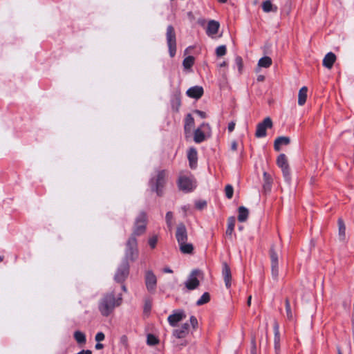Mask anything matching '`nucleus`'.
I'll return each mask as SVG.
<instances>
[{
    "label": "nucleus",
    "mask_w": 354,
    "mask_h": 354,
    "mask_svg": "<svg viewBox=\"0 0 354 354\" xmlns=\"http://www.w3.org/2000/svg\"><path fill=\"white\" fill-rule=\"evenodd\" d=\"M122 301L121 294L115 296L113 292L105 293L98 301V310L102 316L108 317L121 305Z\"/></svg>",
    "instance_id": "1"
},
{
    "label": "nucleus",
    "mask_w": 354,
    "mask_h": 354,
    "mask_svg": "<svg viewBox=\"0 0 354 354\" xmlns=\"http://www.w3.org/2000/svg\"><path fill=\"white\" fill-rule=\"evenodd\" d=\"M166 176V170H159L156 176L152 177L149 180V183L151 191L155 192L158 196L163 194V189L167 182Z\"/></svg>",
    "instance_id": "2"
},
{
    "label": "nucleus",
    "mask_w": 354,
    "mask_h": 354,
    "mask_svg": "<svg viewBox=\"0 0 354 354\" xmlns=\"http://www.w3.org/2000/svg\"><path fill=\"white\" fill-rule=\"evenodd\" d=\"M138 257V243L136 238L133 236H131L127 243L124 252V257L122 261H134Z\"/></svg>",
    "instance_id": "3"
},
{
    "label": "nucleus",
    "mask_w": 354,
    "mask_h": 354,
    "mask_svg": "<svg viewBox=\"0 0 354 354\" xmlns=\"http://www.w3.org/2000/svg\"><path fill=\"white\" fill-rule=\"evenodd\" d=\"M166 39L171 57H174L176 53V35L174 28L171 25L167 27Z\"/></svg>",
    "instance_id": "4"
},
{
    "label": "nucleus",
    "mask_w": 354,
    "mask_h": 354,
    "mask_svg": "<svg viewBox=\"0 0 354 354\" xmlns=\"http://www.w3.org/2000/svg\"><path fill=\"white\" fill-rule=\"evenodd\" d=\"M180 190L188 193L192 192L196 187V180L192 175L180 176L178 180Z\"/></svg>",
    "instance_id": "5"
},
{
    "label": "nucleus",
    "mask_w": 354,
    "mask_h": 354,
    "mask_svg": "<svg viewBox=\"0 0 354 354\" xmlns=\"http://www.w3.org/2000/svg\"><path fill=\"white\" fill-rule=\"evenodd\" d=\"M129 263L127 261H122L114 275L115 281L123 283L129 274Z\"/></svg>",
    "instance_id": "6"
},
{
    "label": "nucleus",
    "mask_w": 354,
    "mask_h": 354,
    "mask_svg": "<svg viewBox=\"0 0 354 354\" xmlns=\"http://www.w3.org/2000/svg\"><path fill=\"white\" fill-rule=\"evenodd\" d=\"M269 253L271 261L272 277L274 281H277L279 277V261L278 254L275 251L274 245L271 246Z\"/></svg>",
    "instance_id": "7"
},
{
    "label": "nucleus",
    "mask_w": 354,
    "mask_h": 354,
    "mask_svg": "<svg viewBox=\"0 0 354 354\" xmlns=\"http://www.w3.org/2000/svg\"><path fill=\"white\" fill-rule=\"evenodd\" d=\"M200 274H201V272L198 269L192 271V272L188 277V279L185 282V286L187 288V290H193L196 289L199 286L200 281L197 279V277Z\"/></svg>",
    "instance_id": "8"
},
{
    "label": "nucleus",
    "mask_w": 354,
    "mask_h": 354,
    "mask_svg": "<svg viewBox=\"0 0 354 354\" xmlns=\"http://www.w3.org/2000/svg\"><path fill=\"white\" fill-rule=\"evenodd\" d=\"M272 127V121L270 117L266 118L261 122L257 126L255 136L257 138H263L266 136L267 129Z\"/></svg>",
    "instance_id": "9"
},
{
    "label": "nucleus",
    "mask_w": 354,
    "mask_h": 354,
    "mask_svg": "<svg viewBox=\"0 0 354 354\" xmlns=\"http://www.w3.org/2000/svg\"><path fill=\"white\" fill-rule=\"evenodd\" d=\"M145 281L147 290L151 293H154L157 286V278L153 271L147 270L145 272Z\"/></svg>",
    "instance_id": "10"
},
{
    "label": "nucleus",
    "mask_w": 354,
    "mask_h": 354,
    "mask_svg": "<svg viewBox=\"0 0 354 354\" xmlns=\"http://www.w3.org/2000/svg\"><path fill=\"white\" fill-rule=\"evenodd\" d=\"M175 236L178 244L187 242L188 239L187 230L184 223H180L178 224Z\"/></svg>",
    "instance_id": "11"
},
{
    "label": "nucleus",
    "mask_w": 354,
    "mask_h": 354,
    "mask_svg": "<svg viewBox=\"0 0 354 354\" xmlns=\"http://www.w3.org/2000/svg\"><path fill=\"white\" fill-rule=\"evenodd\" d=\"M186 317V315L183 310H178L174 311V313L170 315L167 321L171 326L175 327L177 324L184 319Z\"/></svg>",
    "instance_id": "12"
},
{
    "label": "nucleus",
    "mask_w": 354,
    "mask_h": 354,
    "mask_svg": "<svg viewBox=\"0 0 354 354\" xmlns=\"http://www.w3.org/2000/svg\"><path fill=\"white\" fill-rule=\"evenodd\" d=\"M210 129V127L209 124L203 122L201 124V127L196 129L194 131V140L196 143H201L205 140V133L203 132L201 129Z\"/></svg>",
    "instance_id": "13"
},
{
    "label": "nucleus",
    "mask_w": 354,
    "mask_h": 354,
    "mask_svg": "<svg viewBox=\"0 0 354 354\" xmlns=\"http://www.w3.org/2000/svg\"><path fill=\"white\" fill-rule=\"evenodd\" d=\"M204 91L202 86H194L190 87L186 92L187 96L191 98H194L196 100L200 99L203 95Z\"/></svg>",
    "instance_id": "14"
},
{
    "label": "nucleus",
    "mask_w": 354,
    "mask_h": 354,
    "mask_svg": "<svg viewBox=\"0 0 354 354\" xmlns=\"http://www.w3.org/2000/svg\"><path fill=\"white\" fill-rule=\"evenodd\" d=\"M222 275L225 281V284L227 288L231 287L232 274L230 268L227 263H223Z\"/></svg>",
    "instance_id": "15"
},
{
    "label": "nucleus",
    "mask_w": 354,
    "mask_h": 354,
    "mask_svg": "<svg viewBox=\"0 0 354 354\" xmlns=\"http://www.w3.org/2000/svg\"><path fill=\"white\" fill-rule=\"evenodd\" d=\"M187 158L191 169H196L197 167L198 153L194 147H191L187 152Z\"/></svg>",
    "instance_id": "16"
},
{
    "label": "nucleus",
    "mask_w": 354,
    "mask_h": 354,
    "mask_svg": "<svg viewBox=\"0 0 354 354\" xmlns=\"http://www.w3.org/2000/svg\"><path fill=\"white\" fill-rule=\"evenodd\" d=\"M189 324L185 323L180 328L174 330L173 335L178 339L184 338L189 333Z\"/></svg>",
    "instance_id": "17"
},
{
    "label": "nucleus",
    "mask_w": 354,
    "mask_h": 354,
    "mask_svg": "<svg viewBox=\"0 0 354 354\" xmlns=\"http://www.w3.org/2000/svg\"><path fill=\"white\" fill-rule=\"evenodd\" d=\"M336 61V55L332 53H328L323 59V66L328 69L332 68L334 63Z\"/></svg>",
    "instance_id": "18"
},
{
    "label": "nucleus",
    "mask_w": 354,
    "mask_h": 354,
    "mask_svg": "<svg viewBox=\"0 0 354 354\" xmlns=\"http://www.w3.org/2000/svg\"><path fill=\"white\" fill-rule=\"evenodd\" d=\"M290 142L289 137L279 136L277 138L274 142V149L275 151H279L281 149V145H288Z\"/></svg>",
    "instance_id": "19"
},
{
    "label": "nucleus",
    "mask_w": 354,
    "mask_h": 354,
    "mask_svg": "<svg viewBox=\"0 0 354 354\" xmlns=\"http://www.w3.org/2000/svg\"><path fill=\"white\" fill-rule=\"evenodd\" d=\"M274 346L276 354H278L280 351V333H279V326L277 323H274Z\"/></svg>",
    "instance_id": "20"
},
{
    "label": "nucleus",
    "mask_w": 354,
    "mask_h": 354,
    "mask_svg": "<svg viewBox=\"0 0 354 354\" xmlns=\"http://www.w3.org/2000/svg\"><path fill=\"white\" fill-rule=\"evenodd\" d=\"M220 24L215 20H211L208 22L206 33L209 36L216 35L219 28Z\"/></svg>",
    "instance_id": "21"
},
{
    "label": "nucleus",
    "mask_w": 354,
    "mask_h": 354,
    "mask_svg": "<svg viewBox=\"0 0 354 354\" xmlns=\"http://www.w3.org/2000/svg\"><path fill=\"white\" fill-rule=\"evenodd\" d=\"M194 127V119L191 113L187 114L185 118L184 129L185 132H190Z\"/></svg>",
    "instance_id": "22"
},
{
    "label": "nucleus",
    "mask_w": 354,
    "mask_h": 354,
    "mask_svg": "<svg viewBox=\"0 0 354 354\" xmlns=\"http://www.w3.org/2000/svg\"><path fill=\"white\" fill-rule=\"evenodd\" d=\"M307 93L308 88L306 86L301 87L299 91L298 104L299 106H303L306 103L307 99Z\"/></svg>",
    "instance_id": "23"
},
{
    "label": "nucleus",
    "mask_w": 354,
    "mask_h": 354,
    "mask_svg": "<svg viewBox=\"0 0 354 354\" xmlns=\"http://www.w3.org/2000/svg\"><path fill=\"white\" fill-rule=\"evenodd\" d=\"M272 179L271 176L264 171L263 172V188L265 190V192L270 191L271 186H272Z\"/></svg>",
    "instance_id": "24"
},
{
    "label": "nucleus",
    "mask_w": 354,
    "mask_h": 354,
    "mask_svg": "<svg viewBox=\"0 0 354 354\" xmlns=\"http://www.w3.org/2000/svg\"><path fill=\"white\" fill-rule=\"evenodd\" d=\"M236 218L234 216H230L227 218V227L225 232L227 236L231 237L235 226Z\"/></svg>",
    "instance_id": "25"
},
{
    "label": "nucleus",
    "mask_w": 354,
    "mask_h": 354,
    "mask_svg": "<svg viewBox=\"0 0 354 354\" xmlns=\"http://www.w3.org/2000/svg\"><path fill=\"white\" fill-rule=\"evenodd\" d=\"M238 212H239V215H238L239 221V222H245L248 218V215H249L248 209L243 206H241L239 207Z\"/></svg>",
    "instance_id": "26"
},
{
    "label": "nucleus",
    "mask_w": 354,
    "mask_h": 354,
    "mask_svg": "<svg viewBox=\"0 0 354 354\" xmlns=\"http://www.w3.org/2000/svg\"><path fill=\"white\" fill-rule=\"evenodd\" d=\"M262 9L265 12H277V7L274 6L270 0H266L262 3Z\"/></svg>",
    "instance_id": "27"
},
{
    "label": "nucleus",
    "mask_w": 354,
    "mask_h": 354,
    "mask_svg": "<svg viewBox=\"0 0 354 354\" xmlns=\"http://www.w3.org/2000/svg\"><path fill=\"white\" fill-rule=\"evenodd\" d=\"M145 230H146L145 224H142L140 223L135 222L133 232L131 234V236H133L136 237V236L141 235L142 234H143L145 232Z\"/></svg>",
    "instance_id": "28"
},
{
    "label": "nucleus",
    "mask_w": 354,
    "mask_h": 354,
    "mask_svg": "<svg viewBox=\"0 0 354 354\" xmlns=\"http://www.w3.org/2000/svg\"><path fill=\"white\" fill-rule=\"evenodd\" d=\"M339 238L341 241H344L346 237V226L342 218H339L338 221Z\"/></svg>",
    "instance_id": "29"
},
{
    "label": "nucleus",
    "mask_w": 354,
    "mask_h": 354,
    "mask_svg": "<svg viewBox=\"0 0 354 354\" xmlns=\"http://www.w3.org/2000/svg\"><path fill=\"white\" fill-rule=\"evenodd\" d=\"M180 250L183 254H192L194 250V246L192 243H179Z\"/></svg>",
    "instance_id": "30"
},
{
    "label": "nucleus",
    "mask_w": 354,
    "mask_h": 354,
    "mask_svg": "<svg viewBox=\"0 0 354 354\" xmlns=\"http://www.w3.org/2000/svg\"><path fill=\"white\" fill-rule=\"evenodd\" d=\"M151 307H152V299L149 297H145L144 299L143 313L145 315H148L151 312Z\"/></svg>",
    "instance_id": "31"
},
{
    "label": "nucleus",
    "mask_w": 354,
    "mask_h": 354,
    "mask_svg": "<svg viewBox=\"0 0 354 354\" xmlns=\"http://www.w3.org/2000/svg\"><path fill=\"white\" fill-rule=\"evenodd\" d=\"M73 336L79 344H84L86 342L85 334L80 330H76Z\"/></svg>",
    "instance_id": "32"
},
{
    "label": "nucleus",
    "mask_w": 354,
    "mask_h": 354,
    "mask_svg": "<svg viewBox=\"0 0 354 354\" xmlns=\"http://www.w3.org/2000/svg\"><path fill=\"white\" fill-rule=\"evenodd\" d=\"M272 59L270 57L265 56L261 57L258 62V66L263 68H268L272 65Z\"/></svg>",
    "instance_id": "33"
},
{
    "label": "nucleus",
    "mask_w": 354,
    "mask_h": 354,
    "mask_svg": "<svg viewBox=\"0 0 354 354\" xmlns=\"http://www.w3.org/2000/svg\"><path fill=\"white\" fill-rule=\"evenodd\" d=\"M277 165L281 169L288 165L286 156L284 153H281L277 159Z\"/></svg>",
    "instance_id": "34"
},
{
    "label": "nucleus",
    "mask_w": 354,
    "mask_h": 354,
    "mask_svg": "<svg viewBox=\"0 0 354 354\" xmlns=\"http://www.w3.org/2000/svg\"><path fill=\"white\" fill-rule=\"evenodd\" d=\"M195 59L193 56H187L183 59V66L185 69H190L194 64Z\"/></svg>",
    "instance_id": "35"
},
{
    "label": "nucleus",
    "mask_w": 354,
    "mask_h": 354,
    "mask_svg": "<svg viewBox=\"0 0 354 354\" xmlns=\"http://www.w3.org/2000/svg\"><path fill=\"white\" fill-rule=\"evenodd\" d=\"M210 300V295L208 292H204L200 299L196 301L197 306H202L208 303Z\"/></svg>",
    "instance_id": "36"
},
{
    "label": "nucleus",
    "mask_w": 354,
    "mask_h": 354,
    "mask_svg": "<svg viewBox=\"0 0 354 354\" xmlns=\"http://www.w3.org/2000/svg\"><path fill=\"white\" fill-rule=\"evenodd\" d=\"M285 308H286L287 319L289 320H292L293 319V313L291 310L289 299L287 298L285 300Z\"/></svg>",
    "instance_id": "37"
},
{
    "label": "nucleus",
    "mask_w": 354,
    "mask_h": 354,
    "mask_svg": "<svg viewBox=\"0 0 354 354\" xmlns=\"http://www.w3.org/2000/svg\"><path fill=\"white\" fill-rule=\"evenodd\" d=\"M158 339L153 334H148L147 337V343L150 346H155L158 344Z\"/></svg>",
    "instance_id": "38"
},
{
    "label": "nucleus",
    "mask_w": 354,
    "mask_h": 354,
    "mask_svg": "<svg viewBox=\"0 0 354 354\" xmlns=\"http://www.w3.org/2000/svg\"><path fill=\"white\" fill-rule=\"evenodd\" d=\"M165 220H166V223H167V227H169V230H171L173 226V223H172L173 213L171 212H167L166 216H165Z\"/></svg>",
    "instance_id": "39"
},
{
    "label": "nucleus",
    "mask_w": 354,
    "mask_h": 354,
    "mask_svg": "<svg viewBox=\"0 0 354 354\" xmlns=\"http://www.w3.org/2000/svg\"><path fill=\"white\" fill-rule=\"evenodd\" d=\"M225 196L228 199H231L233 196L234 189L231 185H227L225 187Z\"/></svg>",
    "instance_id": "40"
},
{
    "label": "nucleus",
    "mask_w": 354,
    "mask_h": 354,
    "mask_svg": "<svg viewBox=\"0 0 354 354\" xmlns=\"http://www.w3.org/2000/svg\"><path fill=\"white\" fill-rule=\"evenodd\" d=\"M136 223H140L142 224H145L147 223V214L144 212H141L138 217L136 219Z\"/></svg>",
    "instance_id": "41"
},
{
    "label": "nucleus",
    "mask_w": 354,
    "mask_h": 354,
    "mask_svg": "<svg viewBox=\"0 0 354 354\" xmlns=\"http://www.w3.org/2000/svg\"><path fill=\"white\" fill-rule=\"evenodd\" d=\"M226 46L221 45L216 48V54L218 57H222L226 54Z\"/></svg>",
    "instance_id": "42"
},
{
    "label": "nucleus",
    "mask_w": 354,
    "mask_h": 354,
    "mask_svg": "<svg viewBox=\"0 0 354 354\" xmlns=\"http://www.w3.org/2000/svg\"><path fill=\"white\" fill-rule=\"evenodd\" d=\"M281 170L286 181L289 182L290 180V172L289 166L281 168Z\"/></svg>",
    "instance_id": "43"
},
{
    "label": "nucleus",
    "mask_w": 354,
    "mask_h": 354,
    "mask_svg": "<svg viewBox=\"0 0 354 354\" xmlns=\"http://www.w3.org/2000/svg\"><path fill=\"white\" fill-rule=\"evenodd\" d=\"M180 104H181V102H180V97H176V98L173 100V102H172L173 109H174L176 111H178Z\"/></svg>",
    "instance_id": "44"
},
{
    "label": "nucleus",
    "mask_w": 354,
    "mask_h": 354,
    "mask_svg": "<svg viewBox=\"0 0 354 354\" xmlns=\"http://www.w3.org/2000/svg\"><path fill=\"white\" fill-rule=\"evenodd\" d=\"M158 242L156 236H153L149 239V245L151 248H155Z\"/></svg>",
    "instance_id": "45"
},
{
    "label": "nucleus",
    "mask_w": 354,
    "mask_h": 354,
    "mask_svg": "<svg viewBox=\"0 0 354 354\" xmlns=\"http://www.w3.org/2000/svg\"><path fill=\"white\" fill-rule=\"evenodd\" d=\"M104 338H105V335L102 332H98L95 337V339L97 342H100L103 341L104 339Z\"/></svg>",
    "instance_id": "46"
},
{
    "label": "nucleus",
    "mask_w": 354,
    "mask_h": 354,
    "mask_svg": "<svg viewBox=\"0 0 354 354\" xmlns=\"http://www.w3.org/2000/svg\"><path fill=\"white\" fill-rule=\"evenodd\" d=\"M207 205L205 201H199L196 203V207L198 209H203Z\"/></svg>",
    "instance_id": "47"
},
{
    "label": "nucleus",
    "mask_w": 354,
    "mask_h": 354,
    "mask_svg": "<svg viewBox=\"0 0 354 354\" xmlns=\"http://www.w3.org/2000/svg\"><path fill=\"white\" fill-rule=\"evenodd\" d=\"M190 324L194 329H196L198 326V320L194 316L190 317Z\"/></svg>",
    "instance_id": "48"
},
{
    "label": "nucleus",
    "mask_w": 354,
    "mask_h": 354,
    "mask_svg": "<svg viewBox=\"0 0 354 354\" xmlns=\"http://www.w3.org/2000/svg\"><path fill=\"white\" fill-rule=\"evenodd\" d=\"M251 344H252V346H251L250 353L251 354H257V345H256V341L254 339H252Z\"/></svg>",
    "instance_id": "49"
},
{
    "label": "nucleus",
    "mask_w": 354,
    "mask_h": 354,
    "mask_svg": "<svg viewBox=\"0 0 354 354\" xmlns=\"http://www.w3.org/2000/svg\"><path fill=\"white\" fill-rule=\"evenodd\" d=\"M195 113H196L198 115H199L201 118H205L207 117V114L205 112L200 111V110H196L194 111Z\"/></svg>",
    "instance_id": "50"
},
{
    "label": "nucleus",
    "mask_w": 354,
    "mask_h": 354,
    "mask_svg": "<svg viewBox=\"0 0 354 354\" xmlns=\"http://www.w3.org/2000/svg\"><path fill=\"white\" fill-rule=\"evenodd\" d=\"M235 128V122H230L228 124L227 129L229 132H232L234 130Z\"/></svg>",
    "instance_id": "51"
},
{
    "label": "nucleus",
    "mask_w": 354,
    "mask_h": 354,
    "mask_svg": "<svg viewBox=\"0 0 354 354\" xmlns=\"http://www.w3.org/2000/svg\"><path fill=\"white\" fill-rule=\"evenodd\" d=\"M242 63H243V61H242V58L241 57H237L236 58V64H237V66H239V69L240 70L242 67Z\"/></svg>",
    "instance_id": "52"
},
{
    "label": "nucleus",
    "mask_w": 354,
    "mask_h": 354,
    "mask_svg": "<svg viewBox=\"0 0 354 354\" xmlns=\"http://www.w3.org/2000/svg\"><path fill=\"white\" fill-rule=\"evenodd\" d=\"M238 147V145L236 140H234L231 143V149L232 151H236Z\"/></svg>",
    "instance_id": "53"
},
{
    "label": "nucleus",
    "mask_w": 354,
    "mask_h": 354,
    "mask_svg": "<svg viewBox=\"0 0 354 354\" xmlns=\"http://www.w3.org/2000/svg\"><path fill=\"white\" fill-rule=\"evenodd\" d=\"M95 349L100 350L104 348V345L101 344L100 342H97L95 346Z\"/></svg>",
    "instance_id": "54"
},
{
    "label": "nucleus",
    "mask_w": 354,
    "mask_h": 354,
    "mask_svg": "<svg viewBox=\"0 0 354 354\" xmlns=\"http://www.w3.org/2000/svg\"><path fill=\"white\" fill-rule=\"evenodd\" d=\"M77 354H92V351L91 350H82Z\"/></svg>",
    "instance_id": "55"
},
{
    "label": "nucleus",
    "mask_w": 354,
    "mask_h": 354,
    "mask_svg": "<svg viewBox=\"0 0 354 354\" xmlns=\"http://www.w3.org/2000/svg\"><path fill=\"white\" fill-rule=\"evenodd\" d=\"M187 17L191 21H193L194 19V14L191 11L187 12Z\"/></svg>",
    "instance_id": "56"
},
{
    "label": "nucleus",
    "mask_w": 354,
    "mask_h": 354,
    "mask_svg": "<svg viewBox=\"0 0 354 354\" xmlns=\"http://www.w3.org/2000/svg\"><path fill=\"white\" fill-rule=\"evenodd\" d=\"M163 272L165 273H172L173 270L170 268L166 267L163 269Z\"/></svg>",
    "instance_id": "57"
},
{
    "label": "nucleus",
    "mask_w": 354,
    "mask_h": 354,
    "mask_svg": "<svg viewBox=\"0 0 354 354\" xmlns=\"http://www.w3.org/2000/svg\"><path fill=\"white\" fill-rule=\"evenodd\" d=\"M257 80L258 82H263L265 80V77L262 75H260L257 77Z\"/></svg>",
    "instance_id": "58"
},
{
    "label": "nucleus",
    "mask_w": 354,
    "mask_h": 354,
    "mask_svg": "<svg viewBox=\"0 0 354 354\" xmlns=\"http://www.w3.org/2000/svg\"><path fill=\"white\" fill-rule=\"evenodd\" d=\"M227 66V62L223 61V62L220 63L219 64V66L221 68V67H225Z\"/></svg>",
    "instance_id": "59"
},
{
    "label": "nucleus",
    "mask_w": 354,
    "mask_h": 354,
    "mask_svg": "<svg viewBox=\"0 0 354 354\" xmlns=\"http://www.w3.org/2000/svg\"><path fill=\"white\" fill-rule=\"evenodd\" d=\"M251 299H252V297L250 296L248 297V305L250 306V303H251Z\"/></svg>",
    "instance_id": "60"
},
{
    "label": "nucleus",
    "mask_w": 354,
    "mask_h": 354,
    "mask_svg": "<svg viewBox=\"0 0 354 354\" xmlns=\"http://www.w3.org/2000/svg\"><path fill=\"white\" fill-rule=\"evenodd\" d=\"M122 289L123 291L127 292V288H126V286L124 285L122 286Z\"/></svg>",
    "instance_id": "61"
},
{
    "label": "nucleus",
    "mask_w": 354,
    "mask_h": 354,
    "mask_svg": "<svg viewBox=\"0 0 354 354\" xmlns=\"http://www.w3.org/2000/svg\"><path fill=\"white\" fill-rule=\"evenodd\" d=\"M220 3H226L227 0H218Z\"/></svg>",
    "instance_id": "62"
},
{
    "label": "nucleus",
    "mask_w": 354,
    "mask_h": 354,
    "mask_svg": "<svg viewBox=\"0 0 354 354\" xmlns=\"http://www.w3.org/2000/svg\"><path fill=\"white\" fill-rule=\"evenodd\" d=\"M3 259V256H0V262H1Z\"/></svg>",
    "instance_id": "63"
},
{
    "label": "nucleus",
    "mask_w": 354,
    "mask_h": 354,
    "mask_svg": "<svg viewBox=\"0 0 354 354\" xmlns=\"http://www.w3.org/2000/svg\"><path fill=\"white\" fill-rule=\"evenodd\" d=\"M338 354H342L339 348H338Z\"/></svg>",
    "instance_id": "64"
}]
</instances>
